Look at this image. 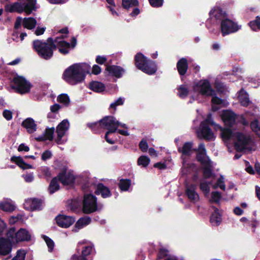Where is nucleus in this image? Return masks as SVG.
Wrapping results in <instances>:
<instances>
[{"mask_svg":"<svg viewBox=\"0 0 260 260\" xmlns=\"http://www.w3.org/2000/svg\"><path fill=\"white\" fill-rule=\"evenodd\" d=\"M26 252L24 249L17 250L16 255L11 260H25Z\"/></svg>","mask_w":260,"mask_h":260,"instance_id":"8fccbe9b","label":"nucleus"},{"mask_svg":"<svg viewBox=\"0 0 260 260\" xmlns=\"http://www.w3.org/2000/svg\"><path fill=\"white\" fill-rule=\"evenodd\" d=\"M177 90L178 91V95L182 99L186 98L188 94V89L184 85H180L178 87Z\"/></svg>","mask_w":260,"mask_h":260,"instance_id":"79ce46f5","label":"nucleus"},{"mask_svg":"<svg viewBox=\"0 0 260 260\" xmlns=\"http://www.w3.org/2000/svg\"><path fill=\"white\" fill-rule=\"evenodd\" d=\"M139 149L143 152H146L148 149V144L147 140L144 138L142 139L139 144Z\"/></svg>","mask_w":260,"mask_h":260,"instance_id":"603ef678","label":"nucleus"},{"mask_svg":"<svg viewBox=\"0 0 260 260\" xmlns=\"http://www.w3.org/2000/svg\"><path fill=\"white\" fill-rule=\"evenodd\" d=\"M10 160L11 162L15 163L22 170L33 168V166L30 164L26 163L21 156H12L10 158Z\"/></svg>","mask_w":260,"mask_h":260,"instance_id":"393cba45","label":"nucleus"},{"mask_svg":"<svg viewBox=\"0 0 260 260\" xmlns=\"http://www.w3.org/2000/svg\"><path fill=\"white\" fill-rule=\"evenodd\" d=\"M59 181L64 185H68L74 183L75 178L70 172L67 173L65 169L62 170L57 175Z\"/></svg>","mask_w":260,"mask_h":260,"instance_id":"ddd939ff","label":"nucleus"},{"mask_svg":"<svg viewBox=\"0 0 260 260\" xmlns=\"http://www.w3.org/2000/svg\"><path fill=\"white\" fill-rule=\"evenodd\" d=\"M169 251L166 248L158 249L156 260H161L168 256Z\"/></svg>","mask_w":260,"mask_h":260,"instance_id":"37998d69","label":"nucleus"},{"mask_svg":"<svg viewBox=\"0 0 260 260\" xmlns=\"http://www.w3.org/2000/svg\"><path fill=\"white\" fill-rule=\"evenodd\" d=\"M248 25L253 31L260 30V16H257L255 20L248 23Z\"/></svg>","mask_w":260,"mask_h":260,"instance_id":"4c0bfd02","label":"nucleus"},{"mask_svg":"<svg viewBox=\"0 0 260 260\" xmlns=\"http://www.w3.org/2000/svg\"><path fill=\"white\" fill-rule=\"evenodd\" d=\"M213 97L211 100V102L213 104H216V105H220L222 104V100L221 99L218 98V96L216 95H212Z\"/></svg>","mask_w":260,"mask_h":260,"instance_id":"0e129e2a","label":"nucleus"},{"mask_svg":"<svg viewBox=\"0 0 260 260\" xmlns=\"http://www.w3.org/2000/svg\"><path fill=\"white\" fill-rule=\"evenodd\" d=\"M0 209L6 212H12L15 209V206L8 202H3L0 203Z\"/></svg>","mask_w":260,"mask_h":260,"instance_id":"c9c22d12","label":"nucleus"},{"mask_svg":"<svg viewBox=\"0 0 260 260\" xmlns=\"http://www.w3.org/2000/svg\"><path fill=\"white\" fill-rule=\"evenodd\" d=\"M103 128L107 129L105 136L106 141L110 144L115 143V140L109 138L110 134L116 132L120 122L113 116H106L100 120Z\"/></svg>","mask_w":260,"mask_h":260,"instance_id":"39448f33","label":"nucleus"},{"mask_svg":"<svg viewBox=\"0 0 260 260\" xmlns=\"http://www.w3.org/2000/svg\"><path fill=\"white\" fill-rule=\"evenodd\" d=\"M52 156V154L51 152L49 150H45L42 153V156H41V159L45 161L47 159L51 158Z\"/></svg>","mask_w":260,"mask_h":260,"instance_id":"13d9d810","label":"nucleus"},{"mask_svg":"<svg viewBox=\"0 0 260 260\" xmlns=\"http://www.w3.org/2000/svg\"><path fill=\"white\" fill-rule=\"evenodd\" d=\"M241 105L243 106L247 107L249 104L251 103L250 101L249 100V96L247 93H245L244 94L242 95L240 97L239 99Z\"/></svg>","mask_w":260,"mask_h":260,"instance_id":"49530a36","label":"nucleus"},{"mask_svg":"<svg viewBox=\"0 0 260 260\" xmlns=\"http://www.w3.org/2000/svg\"><path fill=\"white\" fill-rule=\"evenodd\" d=\"M203 175L205 179H209L213 176V174L209 162L206 164V166L203 168Z\"/></svg>","mask_w":260,"mask_h":260,"instance_id":"58836bf2","label":"nucleus"},{"mask_svg":"<svg viewBox=\"0 0 260 260\" xmlns=\"http://www.w3.org/2000/svg\"><path fill=\"white\" fill-rule=\"evenodd\" d=\"M237 115L230 110L223 111L221 115V119L225 125L232 127L235 123Z\"/></svg>","mask_w":260,"mask_h":260,"instance_id":"4468645a","label":"nucleus"},{"mask_svg":"<svg viewBox=\"0 0 260 260\" xmlns=\"http://www.w3.org/2000/svg\"><path fill=\"white\" fill-rule=\"evenodd\" d=\"M27 2H14L11 4H6L5 10L9 13L17 12L21 14L24 12L27 15H30L33 11L37 10V0H26Z\"/></svg>","mask_w":260,"mask_h":260,"instance_id":"20e7f679","label":"nucleus"},{"mask_svg":"<svg viewBox=\"0 0 260 260\" xmlns=\"http://www.w3.org/2000/svg\"><path fill=\"white\" fill-rule=\"evenodd\" d=\"M29 150V147L25 145V144L23 143L20 144L18 148V151L19 152H21V151H25V152H28Z\"/></svg>","mask_w":260,"mask_h":260,"instance_id":"338daca9","label":"nucleus"},{"mask_svg":"<svg viewBox=\"0 0 260 260\" xmlns=\"http://www.w3.org/2000/svg\"><path fill=\"white\" fill-rule=\"evenodd\" d=\"M150 161V158L146 155H142L140 156L137 160V164L143 167L146 168L149 164Z\"/></svg>","mask_w":260,"mask_h":260,"instance_id":"ea45409f","label":"nucleus"},{"mask_svg":"<svg viewBox=\"0 0 260 260\" xmlns=\"http://www.w3.org/2000/svg\"><path fill=\"white\" fill-rule=\"evenodd\" d=\"M250 126L251 130L256 134L259 130L260 122L257 119H254L250 122Z\"/></svg>","mask_w":260,"mask_h":260,"instance_id":"3c124183","label":"nucleus"},{"mask_svg":"<svg viewBox=\"0 0 260 260\" xmlns=\"http://www.w3.org/2000/svg\"><path fill=\"white\" fill-rule=\"evenodd\" d=\"M89 86L91 90L96 92H101L105 89V85L99 81H92Z\"/></svg>","mask_w":260,"mask_h":260,"instance_id":"c756f323","label":"nucleus"},{"mask_svg":"<svg viewBox=\"0 0 260 260\" xmlns=\"http://www.w3.org/2000/svg\"><path fill=\"white\" fill-rule=\"evenodd\" d=\"M150 6L153 8H159L163 5L164 0H148Z\"/></svg>","mask_w":260,"mask_h":260,"instance_id":"5fc2aeb1","label":"nucleus"},{"mask_svg":"<svg viewBox=\"0 0 260 260\" xmlns=\"http://www.w3.org/2000/svg\"><path fill=\"white\" fill-rule=\"evenodd\" d=\"M59 179L58 177H55L52 179L48 187V191L50 194H52L60 188L58 183Z\"/></svg>","mask_w":260,"mask_h":260,"instance_id":"2f4dec72","label":"nucleus"},{"mask_svg":"<svg viewBox=\"0 0 260 260\" xmlns=\"http://www.w3.org/2000/svg\"><path fill=\"white\" fill-rule=\"evenodd\" d=\"M211 199L210 200V203L214 202L219 204L221 199V195L219 191H212L211 194Z\"/></svg>","mask_w":260,"mask_h":260,"instance_id":"c03bdc74","label":"nucleus"},{"mask_svg":"<svg viewBox=\"0 0 260 260\" xmlns=\"http://www.w3.org/2000/svg\"><path fill=\"white\" fill-rule=\"evenodd\" d=\"M82 211L85 214L93 213L98 210L97 199L91 193L84 195L82 202Z\"/></svg>","mask_w":260,"mask_h":260,"instance_id":"0eeeda50","label":"nucleus"},{"mask_svg":"<svg viewBox=\"0 0 260 260\" xmlns=\"http://www.w3.org/2000/svg\"><path fill=\"white\" fill-rule=\"evenodd\" d=\"M206 155V153H200L198 152L196 155L197 160L201 163L202 165H206L208 164L209 162L206 161L205 159L204 155Z\"/></svg>","mask_w":260,"mask_h":260,"instance_id":"6e6d98bb","label":"nucleus"},{"mask_svg":"<svg viewBox=\"0 0 260 260\" xmlns=\"http://www.w3.org/2000/svg\"><path fill=\"white\" fill-rule=\"evenodd\" d=\"M211 208L214 212L210 216V221L213 225L218 226L221 221V215L219 213V209L214 206H212Z\"/></svg>","mask_w":260,"mask_h":260,"instance_id":"bb28decb","label":"nucleus"},{"mask_svg":"<svg viewBox=\"0 0 260 260\" xmlns=\"http://www.w3.org/2000/svg\"><path fill=\"white\" fill-rule=\"evenodd\" d=\"M192 142H185L182 148H178V151L181 153L182 155L189 156L190 154V152L192 148Z\"/></svg>","mask_w":260,"mask_h":260,"instance_id":"cd10ccee","label":"nucleus"},{"mask_svg":"<svg viewBox=\"0 0 260 260\" xmlns=\"http://www.w3.org/2000/svg\"><path fill=\"white\" fill-rule=\"evenodd\" d=\"M131 185L129 179H121L119 180V187L122 191H127Z\"/></svg>","mask_w":260,"mask_h":260,"instance_id":"f704fd0d","label":"nucleus"},{"mask_svg":"<svg viewBox=\"0 0 260 260\" xmlns=\"http://www.w3.org/2000/svg\"><path fill=\"white\" fill-rule=\"evenodd\" d=\"M3 115L4 117L7 120H10L12 119V112L8 110L3 111Z\"/></svg>","mask_w":260,"mask_h":260,"instance_id":"bf43d9fd","label":"nucleus"},{"mask_svg":"<svg viewBox=\"0 0 260 260\" xmlns=\"http://www.w3.org/2000/svg\"><path fill=\"white\" fill-rule=\"evenodd\" d=\"M42 200L37 198L30 199L25 201V208L28 210L35 211L42 209Z\"/></svg>","mask_w":260,"mask_h":260,"instance_id":"2eb2a0df","label":"nucleus"},{"mask_svg":"<svg viewBox=\"0 0 260 260\" xmlns=\"http://www.w3.org/2000/svg\"><path fill=\"white\" fill-rule=\"evenodd\" d=\"M15 240L16 242L29 241L31 239V236L29 232L25 229L20 228L15 233Z\"/></svg>","mask_w":260,"mask_h":260,"instance_id":"412c9836","label":"nucleus"},{"mask_svg":"<svg viewBox=\"0 0 260 260\" xmlns=\"http://www.w3.org/2000/svg\"><path fill=\"white\" fill-rule=\"evenodd\" d=\"M93 248V244H90L83 247L81 255L83 257H86L91 253Z\"/></svg>","mask_w":260,"mask_h":260,"instance_id":"a18cd8bd","label":"nucleus"},{"mask_svg":"<svg viewBox=\"0 0 260 260\" xmlns=\"http://www.w3.org/2000/svg\"><path fill=\"white\" fill-rule=\"evenodd\" d=\"M54 127L46 128L44 133L45 137L47 140L52 141L53 140V134L54 133Z\"/></svg>","mask_w":260,"mask_h":260,"instance_id":"de8ad7c7","label":"nucleus"},{"mask_svg":"<svg viewBox=\"0 0 260 260\" xmlns=\"http://www.w3.org/2000/svg\"><path fill=\"white\" fill-rule=\"evenodd\" d=\"M235 138L236 141L235 142L234 146L237 152H243L246 149L251 150V147H247L251 141V138L249 136L241 132H237L235 133Z\"/></svg>","mask_w":260,"mask_h":260,"instance_id":"6e6552de","label":"nucleus"},{"mask_svg":"<svg viewBox=\"0 0 260 260\" xmlns=\"http://www.w3.org/2000/svg\"><path fill=\"white\" fill-rule=\"evenodd\" d=\"M12 249L11 241L7 238H0V255L6 256L11 253Z\"/></svg>","mask_w":260,"mask_h":260,"instance_id":"dca6fc26","label":"nucleus"},{"mask_svg":"<svg viewBox=\"0 0 260 260\" xmlns=\"http://www.w3.org/2000/svg\"><path fill=\"white\" fill-rule=\"evenodd\" d=\"M42 173L46 177L50 178L51 176V171L48 167H45L42 170Z\"/></svg>","mask_w":260,"mask_h":260,"instance_id":"e2e57ef3","label":"nucleus"},{"mask_svg":"<svg viewBox=\"0 0 260 260\" xmlns=\"http://www.w3.org/2000/svg\"><path fill=\"white\" fill-rule=\"evenodd\" d=\"M43 237L48 247L49 252H51L53 251L54 247V243L53 241L49 237L46 235H43Z\"/></svg>","mask_w":260,"mask_h":260,"instance_id":"09e8293b","label":"nucleus"},{"mask_svg":"<svg viewBox=\"0 0 260 260\" xmlns=\"http://www.w3.org/2000/svg\"><path fill=\"white\" fill-rule=\"evenodd\" d=\"M107 61V58L105 56H101L98 55L95 59V61L97 63L100 64H104Z\"/></svg>","mask_w":260,"mask_h":260,"instance_id":"052dcab7","label":"nucleus"},{"mask_svg":"<svg viewBox=\"0 0 260 260\" xmlns=\"http://www.w3.org/2000/svg\"><path fill=\"white\" fill-rule=\"evenodd\" d=\"M139 5L138 0H122V6L126 10L130 8L136 7Z\"/></svg>","mask_w":260,"mask_h":260,"instance_id":"e433bc0d","label":"nucleus"},{"mask_svg":"<svg viewBox=\"0 0 260 260\" xmlns=\"http://www.w3.org/2000/svg\"><path fill=\"white\" fill-rule=\"evenodd\" d=\"M37 20L34 17H25L23 19L22 25L24 28L32 29L35 27Z\"/></svg>","mask_w":260,"mask_h":260,"instance_id":"c85d7f7f","label":"nucleus"},{"mask_svg":"<svg viewBox=\"0 0 260 260\" xmlns=\"http://www.w3.org/2000/svg\"><path fill=\"white\" fill-rule=\"evenodd\" d=\"M94 193L96 195L101 194L103 198H107L112 196L110 189L102 183L97 184Z\"/></svg>","mask_w":260,"mask_h":260,"instance_id":"4be33fe9","label":"nucleus"},{"mask_svg":"<svg viewBox=\"0 0 260 260\" xmlns=\"http://www.w3.org/2000/svg\"><path fill=\"white\" fill-rule=\"evenodd\" d=\"M57 101L66 106H68L70 102L69 95L66 93H62L59 95L57 98Z\"/></svg>","mask_w":260,"mask_h":260,"instance_id":"a19ab883","label":"nucleus"},{"mask_svg":"<svg viewBox=\"0 0 260 260\" xmlns=\"http://www.w3.org/2000/svg\"><path fill=\"white\" fill-rule=\"evenodd\" d=\"M56 222L58 226L62 228H68L75 221L73 216L59 214L55 217Z\"/></svg>","mask_w":260,"mask_h":260,"instance_id":"f8f14e48","label":"nucleus"},{"mask_svg":"<svg viewBox=\"0 0 260 260\" xmlns=\"http://www.w3.org/2000/svg\"><path fill=\"white\" fill-rule=\"evenodd\" d=\"M221 137L223 141L230 140L232 137H235V133L230 128L221 127Z\"/></svg>","mask_w":260,"mask_h":260,"instance_id":"7c9ffc66","label":"nucleus"},{"mask_svg":"<svg viewBox=\"0 0 260 260\" xmlns=\"http://www.w3.org/2000/svg\"><path fill=\"white\" fill-rule=\"evenodd\" d=\"M134 62L136 67L138 70L149 75L154 74L157 70L156 62L147 58L141 52L135 55Z\"/></svg>","mask_w":260,"mask_h":260,"instance_id":"7ed1b4c3","label":"nucleus"},{"mask_svg":"<svg viewBox=\"0 0 260 260\" xmlns=\"http://www.w3.org/2000/svg\"><path fill=\"white\" fill-rule=\"evenodd\" d=\"M91 221V219L89 216H84L80 218L75 224V228L79 230L83 228L84 226L89 224Z\"/></svg>","mask_w":260,"mask_h":260,"instance_id":"473e14b6","label":"nucleus"},{"mask_svg":"<svg viewBox=\"0 0 260 260\" xmlns=\"http://www.w3.org/2000/svg\"><path fill=\"white\" fill-rule=\"evenodd\" d=\"M241 27V25L228 18L223 20L220 24L221 32L223 37L238 31Z\"/></svg>","mask_w":260,"mask_h":260,"instance_id":"9d476101","label":"nucleus"},{"mask_svg":"<svg viewBox=\"0 0 260 260\" xmlns=\"http://www.w3.org/2000/svg\"><path fill=\"white\" fill-rule=\"evenodd\" d=\"M123 104V101L122 99L121 98H119L116 101L111 104L110 108L115 110L117 106L122 105Z\"/></svg>","mask_w":260,"mask_h":260,"instance_id":"4d7b16f0","label":"nucleus"},{"mask_svg":"<svg viewBox=\"0 0 260 260\" xmlns=\"http://www.w3.org/2000/svg\"><path fill=\"white\" fill-rule=\"evenodd\" d=\"M89 69L90 66L86 63H74L64 71L62 79L70 85H76L84 80Z\"/></svg>","mask_w":260,"mask_h":260,"instance_id":"f257e3e1","label":"nucleus"},{"mask_svg":"<svg viewBox=\"0 0 260 260\" xmlns=\"http://www.w3.org/2000/svg\"><path fill=\"white\" fill-rule=\"evenodd\" d=\"M87 126L94 134L99 133L101 132V129L103 128L100 120L97 122L88 123L87 124Z\"/></svg>","mask_w":260,"mask_h":260,"instance_id":"72a5a7b5","label":"nucleus"},{"mask_svg":"<svg viewBox=\"0 0 260 260\" xmlns=\"http://www.w3.org/2000/svg\"><path fill=\"white\" fill-rule=\"evenodd\" d=\"M196 187L194 184H187L185 186V194L191 201L198 200L199 198L198 194L196 191Z\"/></svg>","mask_w":260,"mask_h":260,"instance_id":"b1692460","label":"nucleus"},{"mask_svg":"<svg viewBox=\"0 0 260 260\" xmlns=\"http://www.w3.org/2000/svg\"><path fill=\"white\" fill-rule=\"evenodd\" d=\"M194 91L198 92L203 95L212 96L215 94V91L211 87L209 81L206 80H201L193 86Z\"/></svg>","mask_w":260,"mask_h":260,"instance_id":"1a4fd4ad","label":"nucleus"},{"mask_svg":"<svg viewBox=\"0 0 260 260\" xmlns=\"http://www.w3.org/2000/svg\"><path fill=\"white\" fill-rule=\"evenodd\" d=\"M209 15L211 18H215L220 22L227 18L226 12L219 7L212 9L209 12Z\"/></svg>","mask_w":260,"mask_h":260,"instance_id":"6ab92c4d","label":"nucleus"},{"mask_svg":"<svg viewBox=\"0 0 260 260\" xmlns=\"http://www.w3.org/2000/svg\"><path fill=\"white\" fill-rule=\"evenodd\" d=\"M176 67L179 74L180 76L185 75L188 68L187 60L186 58L182 57L180 58L176 64Z\"/></svg>","mask_w":260,"mask_h":260,"instance_id":"a878e982","label":"nucleus"},{"mask_svg":"<svg viewBox=\"0 0 260 260\" xmlns=\"http://www.w3.org/2000/svg\"><path fill=\"white\" fill-rule=\"evenodd\" d=\"M11 86L17 93L21 94L28 93L32 87V85L24 77L20 76L13 78Z\"/></svg>","mask_w":260,"mask_h":260,"instance_id":"423d86ee","label":"nucleus"},{"mask_svg":"<svg viewBox=\"0 0 260 260\" xmlns=\"http://www.w3.org/2000/svg\"><path fill=\"white\" fill-rule=\"evenodd\" d=\"M208 121L209 119H206L201 123L199 130L197 132V135L199 139L209 141L213 139L214 135L208 125Z\"/></svg>","mask_w":260,"mask_h":260,"instance_id":"9b49d317","label":"nucleus"},{"mask_svg":"<svg viewBox=\"0 0 260 260\" xmlns=\"http://www.w3.org/2000/svg\"><path fill=\"white\" fill-rule=\"evenodd\" d=\"M101 72V67L97 65L94 64L92 68V73L94 75H99Z\"/></svg>","mask_w":260,"mask_h":260,"instance_id":"680f3d73","label":"nucleus"},{"mask_svg":"<svg viewBox=\"0 0 260 260\" xmlns=\"http://www.w3.org/2000/svg\"><path fill=\"white\" fill-rule=\"evenodd\" d=\"M69 122L68 119L63 120L56 127V133L57 135L56 143L60 144V141L65 135L66 132L69 127Z\"/></svg>","mask_w":260,"mask_h":260,"instance_id":"f3484780","label":"nucleus"},{"mask_svg":"<svg viewBox=\"0 0 260 260\" xmlns=\"http://www.w3.org/2000/svg\"><path fill=\"white\" fill-rule=\"evenodd\" d=\"M154 167L160 170H164L167 168V165L165 162H158L154 165Z\"/></svg>","mask_w":260,"mask_h":260,"instance_id":"69168bd1","label":"nucleus"},{"mask_svg":"<svg viewBox=\"0 0 260 260\" xmlns=\"http://www.w3.org/2000/svg\"><path fill=\"white\" fill-rule=\"evenodd\" d=\"M70 260H88L86 257H83L81 255L74 254Z\"/></svg>","mask_w":260,"mask_h":260,"instance_id":"774afa93","label":"nucleus"},{"mask_svg":"<svg viewBox=\"0 0 260 260\" xmlns=\"http://www.w3.org/2000/svg\"><path fill=\"white\" fill-rule=\"evenodd\" d=\"M58 37H56L54 40V43L57 45V48L60 53L63 55H67L69 53V49L71 47L70 44L63 40L58 41Z\"/></svg>","mask_w":260,"mask_h":260,"instance_id":"aec40b11","label":"nucleus"},{"mask_svg":"<svg viewBox=\"0 0 260 260\" xmlns=\"http://www.w3.org/2000/svg\"><path fill=\"white\" fill-rule=\"evenodd\" d=\"M32 46L38 56L45 60L51 59L54 51L57 49V45L52 37L48 38L46 41L38 39L34 40Z\"/></svg>","mask_w":260,"mask_h":260,"instance_id":"f03ea898","label":"nucleus"},{"mask_svg":"<svg viewBox=\"0 0 260 260\" xmlns=\"http://www.w3.org/2000/svg\"><path fill=\"white\" fill-rule=\"evenodd\" d=\"M211 184V183L210 182H201L200 184V188L203 192L208 193L210 191V187L209 185Z\"/></svg>","mask_w":260,"mask_h":260,"instance_id":"864d4df0","label":"nucleus"},{"mask_svg":"<svg viewBox=\"0 0 260 260\" xmlns=\"http://www.w3.org/2000/svg\"><path fill=\"white\" fill-rule=\"evenodd\" d=\"M21 126L25 128L29 134L34 133L37 128V125L35 120L30 117L24 119L21 123Z\"/></svg>","mask_w":260,"mask_h":260,"instance_id":"5701e85b","label":"nucleus"},{"mask_svg":"<svg viewBox=\"0 0 260 260\" xmlns=\"http://www.w3.org/2000/svg\"><path fill=\"white\" fill-rule=\"evenodd\" d=\"M106 70L109 73V75L117 78H120L125 72V70L120 66L115 65H108L106 68Z\"/></svg>","mask_w":260,"mask_h":260,"instance_id":"a211bd4d","label":"nucleus"}]
</instances>
